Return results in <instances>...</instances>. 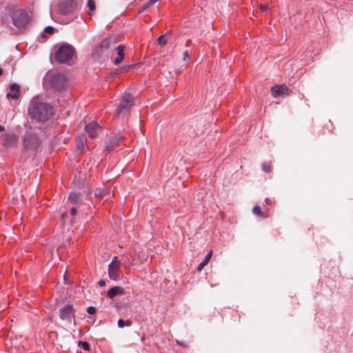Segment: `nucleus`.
<instances>
[{
    "mask_svg": "<svg viewBox=\"0 0 353 353\" xmlns=\"http://www.w3.org/2000/svg\"><path fill=\"white\" fill-rule=\"evenodd\" d=\"M100 125L97 122H92L85 125V130L90 137H94Z\"/></svg>",
    "mask_w": 353,
    "mask_h": 353,
    "instance_id": "4468645a",
    "label": "nucleus"
},
{
    "mask_svg": "<svg viewBox=\"0 0 353 353\" xmlns=\"http://www.w3.org/2000/svg\"><path fill=\"white\" fill-rule=\"evenodd\" d=\"M158 43H159V44H160L161 46H165L166 44L167 41L165 39L163 35H161L160 37H159Z\"/></svg>",
    "mask_w": 353,
    "mask_h": 353,
    "instance_id": "a878e982",
    "label": "nucleus"
},
{
    "mask_svg": "<svg viewBox=\"0 0 353 353\" xmlns=\"http://www.w3.org/2000/svg\"><path fill=\"white\" fill-rule=\"evenodd\" d=\"M77 353H81V351H77Z\"/></svg>",
    "mask_w": 353,
    "mask_h": 353,
    "instance_id": "a19ab883",
    "label": "nucleus"
},
{
    "mask_svg": "<svg viewBox=\"0 0 353 353\" xmlns=\"http://www.w3.org/2000/svg\"><path fill=\"white\" fill-rule=\"evenodd\" d=\"M11 18L13 24L18 28L26 26L30 20V16L28 12L22 9L13 11Z\"/></svg>",
    "mask_w": 353,
    "mask_h": 353,
    "instance_id": "20e7f679",
    "label": "nucleus"
},
{
    "mask_svg": "<svg viewBox=\"0 0 353 353\" xmlns=\"http://www.w3.org/2000/svg\"><path fill=\"white\" fill-rule=\"evenodd\" d=\"M157 2H158L157 0H150V1H148L147 3V4L145 5V7L148 8V7L152 6L153 4L156 3Z\"/></svg>",
    "mask_w": 353,
    "mask_h": 353,
    "instance_id": "c756f323",
    "label": "nucleus"
},
{
    "mask_svg": "<svg viewBox=\"0 0 353 353\" xmlns=\"http://www.w3.org/2000/svg\"><path fill=\"white\" fill-rule=\"evenodd\" d=\"M190 42V40H188L187 42H186V46H188Z\"/></svg>",
    "mask_w": 353,
    "mask_h": 353,
    "instance_id": "ea45409f",
    "label": "nucleus"
},
{
    "mask_svg": "<svg viewBox=\"0 0 353 353\" xmlns=\"http://www.w3.org/2000/svg\"><path fill=\"white\" fill-rule=\"evenodd\" d=\"M177 343H178L179 345H180L181 346H183V343H180V342H179V341H177Z\"/></svg>",
    "mask_w": 353,
    "mask_h": 353,
    "instance_id": "58836bf2",
    "label": "nucleus"
},
{
    "mask_svg": "<svg viewBox=\"0 0 353 353\" xmlns=\"http://www.w3.org/2000/svg\"><path fill=\"white\" fill-rule=\"evenodd\" d=\"M120 275V261L114 256L108 265V276L110 279L117 281Z\"/></svg>",
    "mask_w": 353,
    "mask_h": 353,
    "instance_id": "0eeeda50",
    "label": "nucleus"
},
{
    "mask_svg": "<svg viewBox=\"0 0 353 353\" xmlns=\"http://www.w3.org/2000/svg\"><path fill=\"white\" fill-rule=\"evenodd\" d=\"M132 67V65H128V66H126V67H125V68H123V71H125H125H128V70H130V68H131Z\"/></svg>",
    "mask_w": 353,
    "mask_h": 353,
    "instance_id": "f704fd0d",
    "label": "nucleus"
},
{
    "mask_svg": "<svg viewBox=\"0 0 353 353\" xmlns=\"http://www.w3.org/2000/svg\"><path fill=\"white\" fill-rule=\"evenodd\" d=\"M39 145V140L36 134L27 133L24 138V146L27 150H36Z\"/></svg>",
    "mask_w": 353,
    "mask_h": 353,
    "instance_id": "1a4fd4ad",
    "label": "nucleus"
},
{
    "mask_svg": "<svg viewBox=\"0 0 353 353\" xmlns=\"http://www.w3.org/2000/svg\"><path fill=\"white\" fill-rule=\"evenodd\" d=\"M272 94L274 97L288 94L289 88L285 85H275L271 88Z\"/></svg>",
    "mask_w": 353,
    "mask_h": 353,
    "instance_id": "f8f14e48",
    "label": "nucleus"
},
{
    "mask_svg": "<svg viewBox=\"0 0 353 353\" xmlns=\"http://www.w3.org/2000/svg\"><path fill=\"white\" fill-rule=\"evenodd\" d=\"M98 284L100 285V286H104L105 285V281L104 280H100L98 283Z\"/></svg>",
    "mask_w": 353,
    "mask_h": 353,
    "instance_id": "72a5a7b5",
    "label": "nucleus"
},
{
    "mask_svg": "<svg viewBox=\"0 0 353 353\" xmlns=\"http://www.w3.org/2000/svg\"><path fill=\"white\" fill-rule=\"evenodd\" d=\"M20 87L17 83H12L10 85V92L7 94V97L12 99H18L20 96Z\"/></svg>",
    "mask_w": 353,
    "mask_h": 353,
    "instance_id": "ddd939ff",
    "label": "nucleus"
},
{
    "mask_svg": "<svg viewBox=\"0 0 353 353\" xmlns=\"http://www.w3.org/2000/svg\"><path fill=\"white\" fill-rule=\"evenodd\" d=\"M54 32V28L52 26H47L43 32L41 33V36L43 37H46V34H52Z\"/></svg>",
    "mask_w": 353,
    "mask_h": 353,
    "instance_id": "4be33fe9",
    "label": "nucleus"
},
{
    "mask_svg": "<svg viewBox=\"0 0 353 353\" xmlns=\"http://www.w3.org/2000/svg\"><path fill=\"white\" fill-rule=\"evenodd\" d=\"M61 220H62V221H65V219H67V218H68V214H67V212H63V213L61 214Z\"/></svg>",
    "mask_w": 353,
    "mask_h": 353,
    "instance_id": "2f4dec72",
    "label": "nucleus"
},
{
    "mask_svg": "<svg viewBox=\"0 0 353 353\" xmlns=\"http://www.w3.org/2000/svg\"><path fill=\"white\" fill-rule=\"evenodd\" d=\"M123 294V288L119 286L113 287L108 291V296L110 299H113L119 294Z\"/></svg>",
    "mask_w": 353,
    "mask_h": 353,
    "instance_id": "dca6fc26",
    "label": "nucleus"
},
{
    "mask_svg": "<svg viewBox=\"0 0 353 353\" xmlns=\"http://www.w3.org/2000/svg\"><path fill=\"white\" fill-rule=\"evenodd\" d=\"M3 74V70L1 68H0V75H1Z\"/></svg>",
    "mask_w": 353,
    "mask_h": 353,
    "instance_id": "4c0bfd02",
    "label": "nucleus"
},
{
    "mask_svg": "<svg viewBox=\"0 0 353 353\" xmlns=\"http://www.w3.org/2000/svg\"><path fill=\"white\" fill-rule=\"evenodd\" d=\"M265 203L268 205L271 204V199H268V198H266L265 199Z\"/></svg>",
    "mask_w": 353,
    "mask_h": 353,
    "instance_id": "c9c22d12",
    "label": "nucleus"
},
{
    "mask_svg": "<svg viewBox=\"0 0 353 353\" xmlns=\"http://www.w3.org/2000/svg\"><path fill=\"white\" fill-rule=\"evenodd\" d=\"M125 139V137L121 134H115L112 138L108 140L105 144V149L110 150L114 147L119 145L121 142Z\"/></svg>",
    "mask_w": 353,
    "mask_h": 353,
    "instance_id": "9b49d317",
    "label": "nucleus"
},
{
    "mask_svg": "<svg viewBox=\"0 0 353 353\" xmlns=\"http://www.w3.org/2000/svg\"><path fill=\"white\" fill-rule=\"evenodd\" d=\"M120 73L119 70H116L114 72L112 73V77H114L117 76Z\"/></svg>",
    "mask_w": 353,
    "mask_h": 353,
    "instance_id": "473e14b6",
    "label": "nucleus"
},
{
    "mask_svg": "<svg viewBox=\"0 0 353 353\" xmlns=\"http://www.w3.org/2000/svg\"><path fill=\"white\" fill-rule=\"evenodd\" d=\"M68 201L71 203L77 205V207H79L82 203V201L80 199L79 194L75 192H71L69 194Z\"/></svg>",
    "mask_w": 353,
    "mask_h": 353,
    "instance_id": "2eb2a0df",
    "label": "nucleus"
},
{
    "mask_svg": "<svg viewBox=\"0 0 353 353\" xmlns=\"http://www.w3.org/2000/svg\"><path fill=\"white\" fill-rule=\"evenodd\" d=\"M77 148L80 152H82L84 150V142L82 139H77Z\"/></svg>",
    "mask_w": 353,
    "mask_h": 353,
    "instance_id": "5701e85b",
    "label": "nucleus"
},
{
    "mask_svg": "<svg viewBox=\"0 0 353 353\" xmlns=\"http://www.w3.org/2000/svg\"><path fill=\"white\" fill-rule=\"evenodd\" d=\"M108 192H110V190L99 188L96 190L94 194L97 197H103L104 195L107 194Z\"/></svg>",
    "mask_w": 353,
    "mask_h": 353,
    "instance_id": "aec40b11",
    "label": "nucleus"
},
{
    "mask_svg": "<svg viewBox=\"0 0 353 353\" xmlns=\"http://www.w3.org/2000/svg\"><path fill=\"white\" fill-rule=\"evenodd\" d=\"M263 170L265 172H270L271 171V165L269 163H264L263 165Z\"/></svg>",
    "mask_w": 353,
    "mask_h": 353,
    "instance_id": "bb28decb",
    "label": "nucleus"
},
{
    "mask_svg": "<svg viewBox=\"0 0 353 353\" xmlns=\"http://www.w3.org/2000/svg\"><path fill=\"white\" fill-rule=\"evenodd\" d=\"M183 60L185 61L189 60V54H188V51H185L183 52Z\"/></svg>",
    "mask_w": 353,
    "mask_h": 353,
    "instance_id": "7c9ffc66",
    "label": "nucleus"
},
{
    "mask_svg": "<svg viewBox=\"0 0 353 353\" xmlns=\"http://www.w3.org/2000/svg\"><path fill=\"white\" fill-rule=\"evenodd\" d=\"M117 43V38L114 36L103 39L96 49L99 56L103 54L106 50L111 49Z\"/></svg>",
    "mask_w": 353,
    "mask_h": 353,
    "instance_id": "423d86ee",
    "label": "nucleus"
},
{
    "mask_svg": "<svg viewBox=\"0 0 353 353\" xmlns=\"http://www.w3.org/2000/svg\"><path fill=\"white\" fill-rule=\"evenodd\" d=\"M87 312L89 314H94L96 313V308L93 306H90L87 308Z\"/></svg>",
    "mask_w": 353,
    "mask_h": 353,
    "instance_id": "cd10ccee",
    "label": "nucleus"
},
{
    "mask_svg": "<svg viewBox=\"0 0 353 353\" xmlns=\"http://www.w3.org/2000/svg\"><path fill=\"white\" fill-rule=\"evenodd\" d=\"M87 6L88 7L90 11L95 10V2L94 0H88L87 3Z\"/></svg>",
    "mask_w": 353,
    "mask_h": 353,
    "instance_id": "b1692460",
    "label": "nucleus"
},
{
    "mask_svg": "<svg viewBox=\"0 0 353 353\" xmlns=\"http://www.w3.org/2000/svg\"><path fill=\"white\" fill-rule=\"evenodd\" d=\"M77 205L76 206H73L70 209V216L71 217H74V216H76L77 214Z\"/></svg>",
    "mask_w": 353,
    "mask_h": 353,
    "instance_id": "c85d7f7f",
    "label": "nucleus"
},
{
    "mask_svg": "<svg viewBox=\"0 0 353 353\" xmlns=\"http://www.w3.org/2000/svg\"><path fill=\"white\" fill-rule=\"evenodd\" d=\"M132 325V321H123V319H119L118 321V326L120 328H123L124 327H130Z\"/></svg>",
    "mask_w": 353,
    "mask_h": 353,
    "instance_id": "412c9836",
    "label": "nucleus"
},
{
    "mask_svg": "<svg viewBox=\"0 0 353 353\" xmlns=\"http://www.w3.org/2000/svg\"><path fill=\"white\" fill-rule=\"evenodd\" d=\"M118 57L114 60V63L116 65L119 64L124 59V46L119 45L116 48Z\"/></svg>",
    "mask_w": 353,
    "mask_h": 353,
    "instance_id": "f3484780",
    "label": "nucleus"
},
{
    "mask_svg": "<svg viewBox=\"0 0 353 353\" xmlns=\"http://www.w3.org/2000/svg\"><path fill=\"white\" fill-rule=\"evenodd\" d=\"M76 310L72 305H66L59 310V316L63 321L71 322L74 318Z\"/></svg>",
    "mask_w": 353,
    "mask_h": 353,
    "instance_id": "6e6552de",
    "label": "nucleus"
},
{
    "mask_svg": "<svg viewBox=\"0 0 353 353\" xmlns=\"http://www.w3.org/2000/svg\"><path fill=\"white\" fill-rule=\"evenodd\" d=\"M4 130V127L0 125V132H2Z\"/></svg>",
    "mask_w": 353,
    "mask_h": 353,
    "instance_id": "e433bc0d",
    "label": "nucleus"
},
{
    "mask_svg": "<svg viewBox=\"0 0 353 353\" xmlns=\"http://www.w3.org/2000/svg\"><path fill=\"white\" fill-rule=\"evenodd\" d=\"M76 7V0H63L59 3V12L62 14H68L72 13Z\"/></svg>",
    "mask_w": 353,
    "mask_h": 353,
    "instance_id": "9d476101",
    "label": "nucleus"
},
{
    "mask_svg": "<svg viewBox=\"0 0 353 353\" xmlns=\"http://www.w3.org/2000/svg\"><path fill=\"white\" fill-rule=\"evenodd\" d=\"M54 57L60 63L70 61L74 54V48L70 44L61 43L57 45L54 48Z\"/></svg>",
    "mask_w": 353,
    "mask_h": 353,
    "instance_id": "f03ea898",
    "label": "nucleus"
},
{
    "mask_svg": "<svg viewBox=\"0 0 353 353\" xmlns=\"http://www.w3.org/2000/svg\"><path fill=\"white\" fill-rule=\"evenodd\" d=\"M28 113L36 121L44 122L52 116L53 108L50 104L34 99L30 102Z\"/></svg>",
    "mask_w": 353,
    "mask_h": 353,
    "instance_id": "f257e3e1",
    "label": "nucleus"
},
{
    "mask_svg": "<svg viewBox=\"0 0 353 353\" xmlns=\"http://www.w3.org/2000/svg\"><path fill=\"white\" fill-rule=\"evenodd\" d=\"M212 251L211 250L205 257L203 261L198 265L197 270L201 271L208 264L210 259L212 257Z\"/></svg>",
    "mask_w": 353,
    "mask_h": 353,
    "instance_id": "a211bd4d",
    "label": "nucleus"
},
{
    "mask_svg": "<svg viewBox=\"0 0 353 353\" xmlns=\"http://www.w3.org/2000/svg\"><path fill=\"white\" fill-rule=\"evenodd\" d=\"M46 83H48L51 87L57 91L64 90L67 86V79L64 74L52 72L47 74L45 78Z\"/></svg>",
    "mask_w": 353,
    "mask_h": 353,
    "instance_id": "7ed1b4c3",
    "label": "nucleus"
},
{
    "mask_svg": "<svg viewBox=\"0 0 353 353\" xmlns=\"http://www.w3.org/2000/svg\"><path fill=\"white\" fill-rule=\"evenodd\" d=\"M252 212L253 213L258 216H261V217H263V218H267L268 216V214L265 212H263L261 211V209L259 206H254L252 209Z\"/></svg>",
    "mask_w": 353,
    "mask_h": 353,
    "instance_id": "6ab92c4d",
    "label": "nucleus"
},
{
    "mask_svg": "<svg viewBox=\"0 0 353 353\" xmlns=\"http://www.w3.org/2000/svg\"><path fill=\"white\" fill-rule=\"evenodd\" d=\"M134 97L130 93H125L121 100L119 106L116 110V114H120L125 113L134 105Z\"/></svg>",
    "mask_w": 353,
    "mask_h": 353,
    "instance_id": "39448f33",
    "label": "nucleus"
},
{
    "mask_svg": "<svg viewBox=\"0 0 353 353\" xmlns=\"http://www.w3.org/2000/svg\"><path fill=\"white\" fill-rule=\"evenodd\" d=\"M79 345H81L84 350H90V344L85 341H79Z\"/></svg>",
    "mask_w": 353,
    "mask_h": 353,
    "instance_id": "393cba45",
    "label": "nucleus"
}]
</instances>
